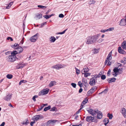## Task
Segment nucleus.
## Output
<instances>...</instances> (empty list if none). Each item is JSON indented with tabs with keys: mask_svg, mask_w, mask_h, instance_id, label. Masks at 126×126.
<instances>
[{
	"mask_svg": "<svg viewBox=\"0 0 126 126\" xmlns=\"http://www.w3.org/2000/svg\"><path fill=\"white\" fill-rule=\"evenodd\" d=\"M101 79L102 80H104L106 79V76L105 75H103L101 76Z\"/></svg>",
	"mask_w": 126,
	"mask_h": 126,
	"instance_id": "c03bdc74",
	"label": "nucleus"
},
{
	"mask_svg": "<svg viewBox=\"0 0 126 126\" xmlns=\"http://www.w3.org/2000/svg\"><path fill=\"white\" fill-rule=\"evenodd\" d=\"M5 123L3 122L0 125V126H4L5 125Z\"/></svg>",
	"mask_w": 126,
	"mask_h": 126,
	"instance_id": "774afa93",
	"label": "nucleus"
},
{
	"mask_svg": "<svg viewBox=\"0 0 126 126\" xmlns=\"http://www.w3.org/2000/svg\"><path fill=\"white\" fill-rule=\"evenodd\" d=\"M82 82L83 84L85 86L87 83V81L86 79L84 78H82Z\"/></svg>",
	"mask_w": 126,
	"mask_h": 126,
	"instance_id": "7c9ffc66",
	"label": "nucleus"
},
{
	"mask_svg": "<svg viewBox=\"0 0 126 126\" xmlns=\"http://www.w3.org/2000/svg\"><path fill=\"white\" fill-rule=\"evenodd\" d=\"M44 107V106H43L42 105L40 106V107H39V110H37V111H40L41 110L43 109V108Z\"/></svg>",
	"mask_w": 126,
	"mask_h": 126,
	"instance_id": "de8ad7c7",
	"label": "nucleus"
},
{
	"mask_svg": "<svg viewBox=\"0 0 126 126\" xmlns=\"http://www.w3.org/2000/svg\"><path fill=\"white\" fill-rule=\"evenodd\" d=\"M7 39V40H10L11 41H12L13 40V39L11 37H8Z\"/></svg>",
	"mask_w": 126,
	"mask_h": 126,
	"instance_id": "13d9d810",
	"label": "nucleus"
},
{
	"mask_svg": "<svg viewBox=\"0 0 126 126\" xmlns=\"http://www.w3.org/2000/svg\"><path fill=\"white\" fill-rule=\"evenodd\" d=\"M114 73H117L118 72V67H115L113 69Z\"/></svg>",
	"mask_w": 126,
	"mask_h": 126,
	"instance_id": "473e14b6",
	"label": "nucleus"
},
{
	"mask_svg": "<svg viewBox=\"0 0 126 126\" xmlns=\"http://www.w3.org/2000/svg\"><path fill=\"white\" fill-rule=\"evenodd\" d=\"M112 51H110L109 54L107 57L106 60L105 62V63L106 64L108 62V63L107 64L108 65H110L111 64V63L110 62V61L112 59L111 55H112Z\"/></svg>",
	"mask_w": 126,
	"mask_h": 126,
	"instance_id": "7ed1b4c3",
	"label": "nucleus"
},
{
	"mask_svg": "<svg viewBox=\"0 0 126 126\" xmlns=\"http://www.w3.org/2000/svg\"><path fill=\"white\" fill-rule=\"evenodd\" d=\"M82 107H80V109L79 110L76 112L74 114V115H77L79 114L80 112V110L82 109Z\"/></svg>",
	"mask_w": 126,
	"mask_h": 126,
	"instance_id": "ea45409f",
	"label": "nucleus"
},
{
	"mask_svg": "<svg viewBox=\"0 0 126 126\" xmlns=\"http://www.w3.org/2000/svg\"><path fill=\"white\" fill-rule=\"evenodd\" d=\"M114 29L113 28H111L107 29V31H111Z\"/></svg>",
	"mask_w": 126,
	"mask_h": 126,
	"instance_id": "6e6d98bb",
	"label": "nucleus"
},
{
	"mask_svg": "<svg viewBox=\"0 0 126 126\" xmlns=\"http://www.w3.org/2000/svg\"><path fill=\"white\" fill-rule=\"evenodd\" d=\"M26 122H23L21 124L23 125H27L29 123V121L28 119H26Z\"/></svg>",
	"mask_w": 126,
	"mask_h": 126,
	"instance_id": "2f4dec72",
	"label": "nucleus"
},
{
	"mask_svg": "<svg viewBox=\"0 0 126 126\" xmlns=\"http://www.w3.org/2000/svg\"><path fill=\"white\" fill-rule=\"evenodd\" d=\"M83 74H84V76L85 77H87L88 76H90L91 73H85Z\"/></svg>",
	"mask_w": 126,
	"mask_h": 126,
	"instance_id": "f704fd0d",
	"label": "nucleus"
},
{
	"mask_svg": "<svg viewBox=\"0 0 126 126\" xmlns=\"http://www.w3.org/2000/svg\"><path fill=\"white\" fill-rule=\"evenodd\" d=\"M116 79L114 77L112 78H109L107 79V81L109 83H110L112 82H114L115 81Z\"/></svg>",
	"mask_w": 126,
	"mask_h": 126,
	"instance_id": "f3484780",
	"label": "nucleus"
},
{
	"mask_svg": "<svg viewBox=\"0 0 126 126\" xmlns=\"http://www.w3.org/2000/svg\"><path fill=\"white\" fill-rule=\"evenodd\" d=\"M24 42V38H23V39L21 40V42L20 43V44H21V45Z\"/></svg>",
	"mask_w": 126,
	"mask_h": 126,
	"instance_id": "0e129e2a",
	"label": "nucleus"
},
{
	"mask_svg": "<svg viewBox=\"0 0 126 126\" xmlns=\"http://www.w3.org/2000/svg\"><path fill=\"white\" fill-rule=\"evenodd\" d=\"M25 66V64L23 62H20L18 63L16 66V69H19L22 68Z\"/></svg>",
	"mask_w": 126,
	"mask_h": 126,
	"instance_id": "1a4fd4ad",
	"label": "nucleus"
},
{
	"mask_svg": "<svg viewBox=\"0 0 126 126\" xmlns=\"http://www.w3.org/2000/svg\"><path fill=\"white\" fill-rule=\"evenodd\" d=\"M17 53H18L17 52L16 50H14L13 51H11V55H12L16 56V55Z\"/></svg>",
	"mask_w": 126,
	"mask_h": 126,
	"instance_id": "bb28decb",
	"label": "nucleus"
},
{
	"mask_svg": "<svg viewBox=\"0 0 126 126\" xmlns=\"http://www.w3.org/2000/svg\"><path fill=\"white\" fill-rule=\"evenodd\" d=\"M97 109L94 110L92 109H90L89 110H87L88 112L92 115L93 116H94L96 114V112L97 110Z\"/></svg>",
	"mask_w": 126,
	"mask_h": 126,
	"instance_id": "9d476101",
	"label": "nucleus"
},
{
	"mask_svg": "<svg viewBox=\"0 0 126 126\" xmlns=\"http://www.w3.org/2000/svg\"><path fill=\"white\" fill-rule=\"evenodd\" d=\"M89 69L87 67L84 66L83 69L81 70V73L82 74H83L89 71Z\"/></svg>",
	"mask_w": 126,
	"mask_h": 126,
	"instance_id": "ddd939ff",
	"label": "nucleus"
},
{
	"mask_svg": "<svg viewBox=\"0 0 126 126\" xmlns=\"http://www.w3.org/2000/svg\"><path fill=\"white\" fill-rule=\"evenodd\" d=\"M43 17H45V18H46V19H47L49 18H50V17H49V16L47 15H44L43 16Z\"/></svg>",
	"mask_w": 126,
	"mask_h": 126,
	"instance_id": "09e8293b",
	"label": "nucleus"
},
{
	"mask_svg": "<svg viewBox=\"0 0 126 126\" xmlns=\"http://www.w3.org/2000/svg\"><path fill=\"white\" fill-rule=\"evenodd\" d=\"M107 31V29L106 30H101L100 31V32H105Z\"/></svg>",
	"mask_w": 126,
	"mask_h": 126,
	"instance_id": "e2e57ef3",
	"label": "nucleus"
},
{
	"mask_svg": "<svg viewBox=\"0 0 126 126\" xmlns=\"http://www.w3.org/2000/svg\"><path fill=\"white\" fill-rule=\"evenodd\" d=\"M53 68H55L56 69H60L62 68L63 66L60 64H59L56 65H53L52 67Z\"/></svg>",
	"mask_w": 126,
	"mask_h": 126,
	"instance_id": "9b49d317",
	"label": "nucleus"
},
{
	"mask_svg": "<svg viewBox=\"0 0 126 126\" xmlns=\"http://www.w3.org/2000/svg\"><path fill=\"white\" fill-rule=\"evenodd\" d=\"M120 25L121 26H124L126 25V19H122L120 23Z\"/></svg>",
	"mask_w": 126,
	"mask_h": 126,
	"instance_id": "2eb2a0df",
	"label": "nucleus"
},
{
	"mask_svg": "<svg viewBox=\"0 0 126 126\" xmlns=\"http://www.w3.org/2000/svg\"><path fill=\"white\" fill-rule=\"evenodd\" d=\"M42 15L41 14H37L36 15L34 18H35L36 20L42 18Z\"/></svg>",
	"mask_w": 126,
	"mask_h": 126,
	"instance_id": "a211bd4d",
	"label": "nucleus"
},
{
	"mask_svg": "<svg viewBox=\"0 0 126 126\" xmlns=\"http://www.w3.org/2000/svg\"><path fill=\"white\" fill-rule=\"evenodd\" d=\"M110 72H111V70L110 69H109L108 71L107 74L108 76H109L110 75Z\"/></svg>",
	"mask_w": 126,
	"mask_h": 126,
	"instance_id": "864d4df0",
	"label": "nucleus"
},
{
	"mask_svg": "<svg viewBox=\"0 0 126 126\" xmlns=\"http://www.w3.org/2000/svg\"><path fill=\"white\" fill-rule=\"evenodd\" d=\"M97 87L96 86H94L91 89L93 90V91H95V90H96L97 89Z\"/></svg>",
	"mask_w": 126,
	"mask_h": 126,
	"instance_id": "5fc2aeb1",
	"label": "nucleus"
},
{
	"mask_svg": "<svg viewBox=\"0 0 126 126\" xmlns=\"http://www.w3.org/2000/svg\"><path fill=\"white\" fill-rule=\"evenodd\" d=\"M118 51L119 53L122 54H124L125 52V51L121 48L120 47H118Z\"/></svg>",
	"mask_w": 126,
	"mask_h": 126,
	"instance_id": "6ab92c4d",
	"label": "nucleus"
},
{
	"mask_svg": "<svg viewBox=\"0 0 126 126\" xmlns=\"http://www.w3.org/2000/svg\"><path fill=\"white\" fill-rule=\"evenodd\" d=\"M94 91H93L91 89L87 93V95L88 96H90L91 94H93Z\"/></svg>",
	"mask_w": 126,
	"mask_h": 126,
	"instance_id": "5701e85b",
	"label": "nucleus"
},
{
	"mask_svg": "<svg viewBox=\"0 0 126 126\" xmlns=\"http://www.w3.org/2000/svg\"><path fill=\"white\" fill-rule=\"evenodd\" d=\"M103 40V39L100 38L97 41V42L99 43H100L102 42Z\"/></svg>",
	"mask_w": 126,
	"mask_h": 126,
	"instance_id": "603ef678",
	"label": "nucleus"
},
{
	"mask_svg": "<svg viewBox=\"0 0 126 126\" xmlns=\"http://www.w3.org/2000/svg\"><path fill=\"white\" fill-rule=\"evenodd\" d=\"M112 74L114 77H116L117 76V75H118L117 74V73H112Z\"/></svg>",
	"mask_w": 126,
	"mask_h": 126,
	"instance_id": "680f3d73",
	"label": "nucleus"
},
{
	"mask_svg": "<svg viewBox=\"0 0 126 126\" xmlns=\"http://www.w3.org/2000/svg\"><path fill=\"white\" fill-rule=\"evenodd\" d=\"M107 116L109 117V119H112L113 117V115L112 114L108 113L107 114Z\"/></svg>",
	"mask_w": 126,
	"mask_h": 126,
	"instance_id": "72a5a7b5",
	"label": "nucleus"
},
{
	"mask_svg": "<svg viewBox=\"0 0 126 126\" xmlns=\"http://www.w3.org/2000/svg\"><path fill=\"white\" fill-rule=\"evenodd\" d=\"M67 30V29H66L64 31H63L62 32H57V33H56V34H64L65 33V31Z\"/></svg>",
	"mask_w": 126,
	"mask_h": 126,
	"instance_id": "e433bc0d",
	"label": "nucleus"
},
{
	"mask_svg": "<svg viewBox=\"0 0 126 126\" xmlns=\"http://www.w3.org/2000/svg\"><path fill=\"white\" fill-rule=\"evenodd\" d=\"M121 46L123 49L126 50V42L125 41H123L122 43Z\"/></svg>",
	"mask_w": 126,
	"mask_h": 126,
	"instance_id": "412c9836",
	"label": "nucleus"
},
{
	"mask_svg": "<svg viewBox=\"0 0 126 126\" xmlns=\"http://www.w3.org/2000/svg\"><path fill=\"white\" fill-rule=\"evenodd\" d=\"M103 122H105V123H108L109 122V120L107 118H106L104 120Z\"/></svg>",
	"mask_w": 126,
	"mask_h": 126,
	"instance_id": "37998d69",
	"label": "nucleus"
},
{
	"mask_svg": "<svg viewBox=\"0 0 126 126\" xmlns=\"http://www.w3.org/2000/svg\"><path fill=\"white\" fill-rule=\"evenodd\" d=\"M19 46V45L18 44L15 43L14 45H12V47L15 49H16Z\"/></svg>",
	"mask_w": 126,
	"mask_h": 126,
	"instance_id": "a878e982",
	"label": "nucleus"
},
{
	"mask_svg": "<svg viewBox=\"0 0 126 126\" xmlns=\"http://www.w3.org/2000/svg\"><path fill=\"white\" fill-rule=\"evenodd\" d=\"M56 110H57V109L56 107H54L52 108L50 110V111H56Z\"/></svg>",
	"mask_w": 126,
	"mask_h": 126,
	"instance_id": "4c0bfd02",
	"label": "nucleus"
},
{
	"mask_svg": "<svg viewBox=\"0 0 126 126\" xmlns=\"http://www.w3.org/2000/svg\"><path fill=\"white\" fill-rule=\"evenodd\" d=\"M108 90L107 89H106L104 91L101 92V93H104L105 94L106 93Z\"/></svg>",
	"mask_w": 126,
	"mask_h": 126,
	"instance_id": "49530a36",
	"label": "nucleus"
},
{
	"mask_svg": "<svg viewBox=\"0 0 126 126\" xmlns=\"http://www.w3.org/2000/svg\"><path fill=\"white\" fill-rule=\"evenodd\" d=\"M76 70V73L77 74H79L80 73V71L76 68H75Z\"/></svg>",
	"mask_w": 126,
	"mask_h": 126,
	"instance_id": "8fccbe9b",
	"label": "nucleus"
},
{
	"mask_svg": "<svg viewBox=\"0 0 126 126\" xmlns=\"http://www.w3.org/2000/svg\"><path fill=\"white\" fill-rule=\"evenodd\" d=\"M13 2H10L9 3V5L6 7V9H9L11 7V5L13 4Z\"/></svg>",
	"mask_w": 126,
	"mask_h": 126,
	"instance_id": "c85d7f7f",
	"label": "nucleus"
},
{
	"mask_svg": "<svg viewBox=\"0 0 126 126\" xmlns=\"http://www.w3.org/2000/svg\"><path fill=\"white\" fill-rule=\"evenodd\" d=\"M35 123V122L34 121L30 123V125L31 126H33L34 124Z\"/></svg>",
	"mask_w": 126,
	"mask_h": 126,
	"instance_id": "69168bd1",
	"label": "nucleus"
},
{
	"mask_svg": "<svg viewBox=\"0 0 126 126\" xmlns=\"http://www.w3.org/2000/svg\"><path fill=\"white\" fill-rule=\"evenodd\" d=\"M82 90H83L82 88H80L79 91V93H81L82 92Z\"/></svg>",
	"mask_w": 126,
	"mask_h": 126,
	"instance_id": "338daca9",
	"label": "nucleus"
},
{
	"mask_svg": "<svg viewBox=\"0 0 126 126\" xmlns=\"http://www.w3.org/2000/svg\"><path fill=\"white\" fill-rule=\"evenodd\" d=\"M121 112L122 113V115L125 118L126 117V110L124 108H123L121 109Z\"/></svg>",
	"mask_w": 126,
	"mask_h": 126,
	"instance_id": "f8f14e48",
	"label": "nucleus"
},
{
	"mask_svg": "<svg viewBox=\"0 0 126 126\" xmlns=\"http://www.w3.org/2000/svg\"><path fill=\"white\" fill-rule=\"evenodd\" d=\"M93 52L94 53H97L98 52V49L94 48L93 50Z\"/></svg>",
	"mask_w": 126,
	"mask_h": 126,
	"instance_id": "a18cd8bd",
	"label": "nucleus"
},
{
	"mask_svg": "<svg viewBox=\"0 0 126 126\" xmlns=\"http://www.w3.org/2000/svg\"><path fill=\"white\" fill-rule=\"evenodd\" d=\"M59 17H60L63 18L64 17V16L63 14H59Z\"/></svg>",
	"mask_w": 126,
	"mask_h": 126,
	"instance_id": "052dcab7",
	"label": "nucleus"
},
{
	"mask_svg": "<svg viewBox=\"0 0 126 126\" xmlns=\"http://www.w3.org/2000/svg\"><path fill=\"white\" fill-rule=\"evenodd\" d=\"M13 76L11 74H8L6 76V77L7 78L11 79L13 77Z\"/></svg>",
	"mask_w": 126,
	"mask_h": 126,
	"instance_id": "c9c22d12",
	"label": "nucleus"
},
{
	"mask_svg": "<svg viewBox=\"0 0 126 126\" xmlns=\"http://www.w3.org/2000/svg\"><path fill=\"white\" fill-rule=\"evenodd\" d=\"M49 90L48 89H44L40 91L38 93L39 95H44L47 94Z\"/></svg>",
	"mask_w": 126,
	"mask_h": 126,
	"instance_id": "39448f33",
	"label": "nucleus"
},
{
	"mask_svg": "<svg viewBox=\"0 0 126 126\" xmlns=\"http://www.w3.org/2000/svg\"><path fill=\"white\" fill-rule=\"evenodd\" d=\"M71 85L74 88H76V84L73 83H71Z\"/></svg>",
	"mask_w": 126,
	"mask_h": 126,
	"instance_id": "3c124183",
	"label": "nucleus"
},
{
	"mask_svg": "<svg viewBox=\"0 0 126 126\" xmlns=\"http://www.w3.org/2000/svg\"><path fill=\"white\" fill-rule=\"evenodd\" d=\"M94 77L91 79L90 80L89 84L92 86H94L95 84L97 82L96 80L98 78H99L97 75H94Z\"/></svg>",
	"mask_w": 126,
	"mask_h": 126,
	"instance_id": "f03ea898",
	"label": "nucleus"
},
{
	"mask_svg": "<svg viewBox=\"0 0 126 126\" xmlns=\"http://www.w3.org/2000/svg\"><path fill=\"white\" fill-rule=\"evenodd\" d=\"M56 82L55 81H51L49 84V86L51 87L56 84Z\"/></svg>",
	"mask_w": 126,
	"mask_h": 126,
	"instance_id": "393cba45",
	"label": "nucleus"
},
{
	"mask_svg": "<svg viewBox=\"0 0 126 126\" xmlns=\"http://www.w3.org/2000/svg\"><path fill=\"white\" fill-rule=\"evenodd\" d=\"M46 24V22H44L43 23H42L40 27L41 28H42L43 27V26H44V25H45Z\"/></svg>",
	"mask_w": 126,
	"mask_h": 126,
	"instance_id": "4d7b16f0",
	"label": "nucleus"
},
{
	"mask_svg": "<svg viewBox=\"0 0 126 126\" xmlns=\"http://www.w3.org/2000/svg\"><path fill=\"white\" fill-rule=\"evenodd\" d=\"M40 115H36L33 117V121H37L40 119Z\"/></svg>",
	"mask_w": 126,
	"mask_h": 126,
	"instance_id": "aec40b11",
	"label": "nucleus"
},
{
	"mask_svg": "<svg viewBox=\"0 0 126 126\" xmlns=\"http://www.w3.org/2000/svg\"><path fill=\"white\" fill-rule=\"evenodd\" d=\"M58 121V120H49L47 121V123L48 124H49L50 123H55Z\"/></svg>",
	"mask_w": 126,
	"mask_h": 126,
	"instance_id": "b1692460",
	"label": "nucleus"
},
{
	"mask_svg": "<svg viewBox=\"0 0 126 126\" xmlns=\"http://www.w3.org/2000/svg\"><path fill=\"white\" fill-rule=\"evenodd\" d=\"M94 119V117L91 116H87L86 118V121L88 122H94L93 121Z\"/></svg>",
	"mask_w": 126,
	"mask_h": 126,
	"instance_id": "4468645a",
	"label": "nucleus"
},
{
	"mask_svg": "<svg viewBox=\"0 0 126 126\" xmlns=\"http://www.w3.org/2000/svg\"><path fill=\"white\" fill-rule=\"evenodd\" d=\"M37 6L38 7L44 9V8L45 9L46 8V6H44L42 5H38Z\"/></svg>",
	"mask_w": 126,
	"mask_h": 126,
	"instance_id": "58836bf2",
	"label": "nucleus"
},
{
	"mask_svg": "<svg viewBox=\"0 0 126 126\" xmlns=\"http://www.w3.org/2000/svg\"><path fill=\"white\" fill-rule=\"evenodd\" d=\"M10 53L11 54V51H8L5 53V54L6 55H9Z\"/></svg>",
	"mask_w": 126,
	"mask_h": 126,
	"instance_id": "bf43d9fd",
	"label": "nucleus"
},
{
	"mask_svg": "<svg viewBox=\"0 0 126 126\" xmlns=\"http://www.w3.org/2000/svg\"><path fill=\"white\" fill-rule=\"evenodd\" d=\"M51 107L50 106H48V107H45L44 109V111H46L50 109Z\"/></svg>",
	"mask_w": 126,
	"mask_h": 126,
	"instance_id": "c756f323",
	"label": "nucleus"
},
{
	"mask_svg": "<svg viewBox=\"0 0 126 126\" xmlns=\"http://www.w3.org/2000/svg\"><path fill=\"white\" fill-rule=\"evenodd\" d=\"M38 97V95H35L32 98V99L33 100V101H35L36 100L35 98H37V97Z\"/></svg>",
	"mask_w": 126,
	"mask_h": 126,
	"instance_id": "79ce46f5",
	"label": "nucleus"
},
{
	"mask_svg": "<svg viewBox=\"0 0 126 126\" xmlns=\"http://www.w3.org/2000/svg\"><path fill=\"white\" fill-rule=\"evenodd\" d=\"M12 94H7L4 97L3 99L7 101H9L12 97Z\"/></svg>",
	"mask_w": 126,
	"mask_h": 126,
	"instance_id": "0eeeda50",
	"label": "nucleus"
},
{
	"mask_svg": "<svg viewBox=\"0 0 126 126\" xmlns=\"http://www.w3.org/2000/svg\"><path fill=\"white\" fill-rule=\"evenodd\" d=\"M96 113L97 114V119H101L102 118L103 114L101 111L97 110Z\"/></svg>",
	"mask_w": 126,
	"mask_h": 126,
	"instance_id": "6e6552de",
	"label": "nucleus"
},
{
	"mask_svg": "<svg viewBox=\"0 0 126 126\" xmlns=\"http://www.w3.org/2000/svg\"><path fill=\"white\" fill-rule=\"evenodd\" d=\"M82 84V83H81L80 81H79L78 82V84L80 88H81L83 86V85Z\"/></svg>",
	"mask_w": 126,
	"mask_h": 126,
	"instance_id": "a19ab883",
	"label": "nucleus"
},
{
	"mask_svg": "<svg viewBox=\"0 0 126 126\" xmlns=\"http://www.w3.org/2000/svg\"><path fill=\"white\" fill-rule=\"evenodd\" d=\"M39 34L38 33H37L34 36L31 37L30 38V40L32 42H35L37 38V36Z\"/></svg>",
	"mask_w": 126,
	"mask_h": 126,
	"instance_id": "423d86ee",
	"label": "nucleus"
},
{
	"mask_svg": "<svg viewBox=\"0 0 126 126\" xmlns=\"http://www.w3.org/2000/svg\"><path fill=\"white\" fill-rule=\"evenodd\" d=\"M98 37V36L96 35L87 37L86 38V44H90L94 43L96 41Z\"/></svg>",
	"mask_w": 126,
	"mask_h": 126,
	"instance_id": "f257e3e1",
	"label": "nucleus"
},
{
	"mask_svg": "<svg viewBox=\"0 0 126 126\" xmlns=\"http://www.w3.org/2000/svg\"><path fill=\"white\" fill-rule=\"evenodd\" d=\"M16 56L15 55H9L7 57V60L9 62H13L16 60Z\"/></svg>",
	"mask_w": 126,
	"mask_h": 126,
	"instance_id": "20e7f679",
	"label": "nucleus"
},
{
	"mask_svg": "<svg viewBox=\"0 0 126 126\" xmlns=\"http://www.w3.org/2000/svg\"><path fill=\"white\" fill-rule=\"evenodd\" d=\"M88 101V99L87 98H85L84 99V100L81 103L80 107H82V108H83V106L84 105L87 103Z\"/></svg>",
	"mask_w": 126,
	"mask_h": 126,
	"instance_id": "dca6fc26",
	"label": "nucleus"
},
{
	"mask_svg": "<svg viewBox=\"0 0 126 126\" xmlns=\"http://www.w3.org/2000/svg\"><path fill=\"white\" fill-rule=\"evenodd\" d=\"M51 40L50 41L51 42H54L56 40V38L53 36H51L50 38Z\"/></svg>",
	"mask_w": 126,
	"mask_h": 126,
	"instance_id": "cd10ccee",
	"label": "nucleus"
},
{
	"mask_svg": "<svg viewBox=\"0 0 126 126\" xmlns=\"http://www.w3.org/2000/svg\"><path fill=\"white\" fill-rule=\"evenodd\" d=\"M17 51L18 53H20L21 52L23 51V48L21 47H18L17 49Z\"/></svg>",
	"mask_w": 126,
	"mask_h": 126,
	"instance_id": "4be33fe9",
	"label": "nucleus"
}]
</instances>
